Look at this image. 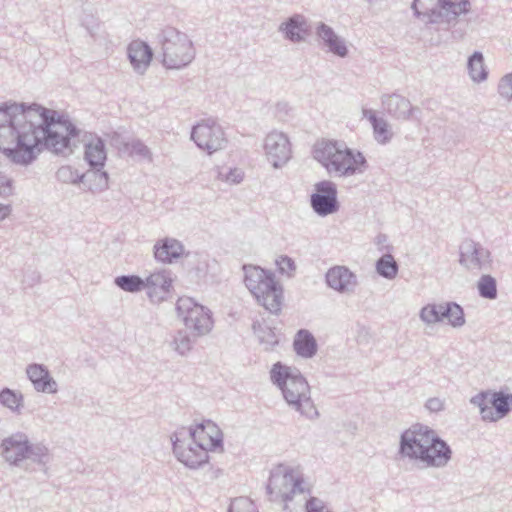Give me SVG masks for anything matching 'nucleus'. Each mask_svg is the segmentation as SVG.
<instances>
[{"instance_id": "27", "label": "nucleus", "mask_w": 512, "mask_h": 512, "mask_svg": "<svg viewBox=\"0 0 512 512\" xmlns=\"http://www.w3.org/2000/svg\"><path fill=\"white\" fill-rule=\"evenodd\" d=\"M293 347L296 353L303 358H311L317 352V343L314 336L305 329H301L297 332Z\"/></svg>"}, {"instance_id": "29", "label": "nucleus", "mask_w": 512, "mask_h": 512, "mask_svg": "<svg viewBox=\"0 0 512 512\" xmlns=\"http://www.w3.org/2000/svg\"><path fill=\"white\" fill-rule=\"evenodd\" d=\"M468 74L473 82L481 83L488 78V71L484 63L482 52H473L467 61Z\"/></svg>"}, {"instance_id": "36", "label": "nucleus", "mask_w": 512, "mask_h": 512, "mask_svg": "<svg viewBox=\"0 0 512 512\" xmlns=\"http://www.w3.org/2000/svg\"><path fill=\"white\" fill-rule=\"evenodd\" d=\"M419 317L428 325L443 321V303L425 305L420 310Z\"/></svg>"}, {"instance_id": "25", "label": "nucleus", "mask_w": 512, "mask_h": 512, "mask_svg": "<svg viewBox=\"0 0 512 512\" xmlns=\"http://www.w3.org/2000/svg\"><path fill=\"white\" fill-rule=\"evenodd\" d=\"M183 253V245L175 239L165 238L154 245V257L163 263H172Z\"/></svg>"}, {"instance_id": "7", "label": "nucleus", "mask_w": 512, "mask_h": 512, "mask_svg": "<svg viewBox=\"0 0 512 512\" xmlns=\"http://www.w3.org/2000/svg\"><path fill=\"white\" fill-rule=\"evenodd\" d=\"M244 283L257 303L272 314H279L283 304V287L275 274L260 266L244 265Z\"/></svg>"}, {"instance_id": "41", "label": "nucleus", "mask_w": 512, "mask_h": 512, "mask_svg": "<svg viewBox=\"0 0 512 512\" xmlns=\"http://www.w3.org/2000/svg\"><path fill=\"white\" fill-rule=\"evenodd\" d=\"M228 512H258L255 504L247 497H238L231 501Z\"/></svg>"}, {"instance_id": "44", "label": "nucleus", "mask_w": 512, "mask_h": 512, "mask_svg": "<svg viewBox=\"0 0 512 512\" xmlns=\"http://www.w3.org/2000/svg\"><path fill=\"white\" fill-rule=\"evenodd\" d=\"M109 143L112 147L118 150L120 154L125 155L128 151L130 141H128L122 134L118 132H112L107 135Z\"/></svg>"}, {"instance_id": "30", "label": "nucleus", "mask_w": 512, "mask_h": 512, "mask_svg": "<svg viewBox=\"0 0 512 512\" xmlns=\"http://www.w3.org/2000/svg\"><path fill=\"white\" fill-rule=\"evenodd\" d=\"M196 338L186 328L179 329L173 336L171 347L179 355L186 356L192 350Z\"/></svg>"}, {"instance_id": "11", "label": "nucleus", "mask_w": 512, "mask_h": 512, "mask_svg": "<svg viewBox=\"0 0 512 512\" xmlns=\"http://www.w3.org/2000/svg\"><path fill=\"white\" fill-rule=\"evenodd\" d=\"M512 393L483 390L470 398V403L479 409L481 419L495 423L508 416L511 411Z\"/></svg>"}, {"instance_id": "22", "label": "nucleus", "mask_w": 512, "mask_h": 512, "mask_svg": "<svg viewBox=\"0 0 512 512\" xmlns=\"http://www.w3.org/2000/svg\"><path fill=\"white\" fill-rule=\"evenodd\" d=\"M315 34L322 41L328 51L334 55L344 58L348 55V48L345 40L337 35L332 27L319 22L315 28Z\"/></svg>"}, {"instance_id": "9", "label": "nucleus", "mask_w": 512, "mask_h": 512, "mask_svg": "<svg viewBox=\"0 0 512 512\" xmlns=\"http://www.w3.org/2000/svg\"><path fill=\"white\" fill-rule=\"evenodd\" d=\"M0 447L3 458L15 466L24 460L39 464L48 461V449L42 444H31L24 433H15L3 439Z\"/></svg>"}, {"instance_id": "3", "label": "nucleus", "mask_w": 512, "mask_h": 512, "mask_svg": "<svg viewBox=\"0 0 512 512\" xmlns=\"http://www.w3.org/2000/svg\"><path fill=\"white\" fill-rule=\"evenodd\" d=\"M267 494L272 502L283 503L289 509V503L304 502L305 512H333L321 499L311 496L308 484L302 475L290 468L278 467L270 474Z\"/></svg>"}, {"instance_id": "12", "label": "nucleus", "mask_w": 512, "mask_h": 512, "mask_svg": "<svg viewBox=\"0 0 512 512\" xmlns=\"http://www.w3.org/2000/svg\"><path fill=\"white\" fill-rule=\"evenodd\" d=\"M173 453L186 467L196 469L208 461V450L192 436H184L181 429L171 436Z\"/></svg>"}, {"instance_id": "16", "label": "nucleus", "mask_w": 512, "mask_h": 512, "mask_svg": "<svg viewBox=\"0 0 512 512\" xmlns=\"http://www.w3.org/2000/svg\"><path fill=\"white\" fill-rule=\"evenodd\" d=\"M381 104L387 114L396 120L408 121L413 119L418 123L421 122V109L413 106L407 98L400 94L382 95Z\"/></svg>"}, {"instance_id": "49", "label": "nucleus", "mask_w": 512, "mask_h": 512, "mask_svg": "<svg viewBox=\"0 0 512 512\" xmlns=\"http://www.w3.org/2000/svg\"><path fill=\"white\" fill-rule=\"evenodd\" d=\"M9 213H10L9 206L0 203V221L5 219Z\"/></svg>"}, {"instance_id": "19", "label": "nucleus", "mask_w": 512, "mask_h": 512, "mask_svg": "<svg viewBox=\"0 0 512 512\" xmlns=\"http://www.w3.org/2000/svg\"><path fill=\"white\" fill-rule=\"evenodd\" d=\"M174 277L169 269L156 270L145 278L147 296L153 303H160L167 299L173 289Z\"/></svg>"}, {"instance_id": "8", "label": "nucleus", "mask_w": 512, "mask_h": 512, "mask_svg": "<svg viewBox=\"0 0 512 512\" xmlns=\"http://www.w3.org/2000/svg\"><path fill=\"white\" fill-rule=\"evenodd\" d=\"M162 63L167 69H182L195 58L196 50L189 36L173 26H165L157 34Z\"/></svg>"}, {"instance_id": "47", "label": "nucleus", "mask_w": 512, "mask_h": 512, "mask_svg": "<svg viewBox=\"0 0 512 512\" xmlns=\"http://www.w3.org/2000/svg\"><path fill=\"white\" fill-rule=\"evenodd\" d=\"M243 177H244L243 171L241 169L234 168V169H230V171L228 172V174L226 176V181L234 183V184H238L243 180Z\"/></svg>"}, {"instance_id": "52", "label": "nucleus", "mask_w": 512, "mask_h": 512, "mask_svg": "<svg viewBox=\"0 0 512 512\" xmlns=\"http://www.w3.org/2000/svg\"><path fill=\"white\" fill-rule=\"evenodd\" d=\"M366 1H367L368 3H370V4H374V3L378 2L379 0H366Z\"/></svg>"}, {"instance_id": "43", "label": "nucleus", "mask_w": 512, "mask_h": 512, "mask_svg": "<svg viewBox=\"0 0 512 512\" xmlns=\"http://www.w3.org/2000/svg\"><path fill=\"white\" fill-rule=\"evenodd\" d=\"M275 264L278 268V271L282 275H287L288 277H291L296 270V265L294 260L287 256V255H281L275 260Z\"/></svg>"}, {"instance_id": "32", "label": "nucleus", "mask_w": 512, "mask_h": 512, "mask_svg": "<svg viewBox=\"0 0 512 512\" xmlns=\"http://www.w3.org/2000/svg\"><path fill=\"white\" fill-rule=\"evenodd\" d=\"M447 319L448 324L454 328H460L465 324L463 308L456 302L443 303V320Z\"/></svg>"}, {"instance_id": "26", "label": "nucleus", "mask_w": 512, "mask_h": 512, "mask_svg": "<svg viewBox=\"0 0 512 512\" xmlns=\"http://www.w3.org/2000/svg\"><path fill=\"white\" fill-rule=\"evenodd\" d=\"M84 158L91 168H103L107 158L104 141L95 137L86 143Z\"/></svg>"}, {"instance_id": "46", "label": "nucleus", "mask_w": 512, "mask_h": 512, "mask_svg": "<svg viewBox=\"0 0 512 512\" xmlns=\"http://www.w3.org/2000/svg\"><path fill=\"white\" fill-rule=\"evenodd\" d=\"M444 403H445L444 400H442L438 397H433V398H429L426 401L425 407L430 412H440L444 409Z\"/></svg>"}, {"instance_id": "10", "label": "nucleus", "mask_w": 512, "mask_h": 512, "mask_svg": "<svg viewBox=\"0 0 512 512\" xmlns=\"http://www.w3.org/2000/svg\"><path fill=\"white\" fill-rule=\"evenodd\" d=\"M177 317L193 337H203L213 329L212 312L188 296L179 297L176 302Z\"/></svg>"}, {"instance_id": "14", "label": "nucleus", "mask_w": 512, "mask_h": 512, "mask_svg": "<svg viewBox=\"0 0 512 512\" xmlns=\"http://www.w3.org/2000/svg\"><path fill=\"white\" fill-rule=\"evenodd\" d=\"M459 263L470 272L489 270L492 266L491 252L479 242L465 239L459 246Z\"/></svg>"}, {"instance_id": "34", "label": "nucleus", "mask_w": 512, "mask_h": 512, "mask_svg": "<svg viewBox=\"0 0 512 512\" xmlns=\"http://www.w3.org/2000/svg\"><path fill=\"white\" fill-rule=\"evenodd\" d=\"M477 291L480 297L495 300L498 296L496 279L489 274L482 275L477 282Z\"/></svg>"}, {"instance_id": "1", "label": "nucleus", "mask_w": 512, "mask_h": 512, "mask_svg": "<svg viewBox=\"0 0 512 512\" xmlns=\"http://www.w3.org/2000/svg\"><path fill=\"white\" fill-rule=\"evenodd\" d=\"M79 133L67 118L37 103L0 105V151L14 164L30 165L43 149L70 154Z\"/></svg>"}, {"instance_id": "4", "label": "nucleus", "mask_w": 512, "mask_h": 512, "mask_svg": "<svg viewBox=\"0 0 512 512\" xmlns=\"http://www.w3.org/2000/svg\"><path fill=\"white\" fill-rule=\"evenodd\" d=\"M272 383L277 386L287 404L309 420L319 417V412L311 398L310 386L296 368L277 362L270 371Z\"/></svg>"}, {"instance_id": "13", "label": "nucleus", "mask_w": 512, "mask_h": 512, "mask_svg": "<svg viewBox=\"0 0 512 512\" xmlns=\"http://www.w3.org/2000/svg\"><path fill=\"white\" fill-rule=\"evenodd\" d=\"M191 139L202 150L212 154L225 147L223 129L214 120L207 119L193 126Z\"/></svg>"}, {"instance_id": "45", "label": "nucleus", "mask_w": 512, "mask_h": 512, "mask_svg": "<svg viewBox=\"0 0 512 512\" xmlns=\"http://www.w3.org/2000/svg\"><path fill=\"white\" fill-rule=\"evenodd\" d=\"M498 93L508 101L512 100V73L503 76L498 84Z\"/></svg>"}, {"instance_id": "31", "label": "nucleus", "mask_w": 512, "mask_h": 512, "mask_svg": "<svg viewBox=\"0 0 512 512\" xmlns=\"http://www.w3.org/2000/svg\"><path fill=\"white\" fill-rule=\"evenodd\" d=\"M376 272L383 278L392 280L394 279L399 271V265L394 257L388 253L382 255L375 264Z\"/></svg>"}, {"instance_id": "2", "label": "nucleus", "mask_w": 512, "mask_h": 512, "mask_svg": "<svg viewBox=\"0 0 512 512\" xmlns=\"http://www.w3.org/2000/svg\"><path fill=\"white\" fill-rule=\"evenodd\" d=\"M397 454L401 460L440 469L452 460L453 451L432 428L414 424L401 433Z\"/></svg>"}, {"instance_id": "21", "label": "nucleus", "mask_w": 512, "mask_h": 512, "mask_svg": "<svg viewBox=\"0 0 512 512\" xmlns=\"http://www.w3.org/2000/svg\"><path fill=\"white\" fill-rule=\"evenodd\" d=\"M26 374L37 392L54 394L58 391L57 382L51 377L45 365L38 363L29 364L26 367Z\"/></svg>"}, {"instance_id": "42", "label": "nucleus", "mask_w": 512, "mask_h": 512, "mask_svg": "<svg viewBox=\"0 0 512 512\" xmlns=\"http://www.w3.org/2000/svg\"><path fill=\"white\" fill-rule=\"evenodd\" d=\"M187 269L190 274H194L197 278H202L206 274L207 264L205 260L195 255L190 259H187Z\"/></svg>"}, {"instance_id": "50", "label": "nucleus", "mask_w": 512, "mask_h": 512, "mask_svg": "<svg viewBox=\"0 0 512 512\" xmlns=\"http://www.w3.org/2000/svg\"><path fill=\"white\" fill-rule=\"evenodd\" d=\"M376 240H377V244L380 245V244H383V243L386 242L387 237L384 234H380V235L377 236Z\"/></svg>"}, {"instance_id": "39", "label": "nucleus", "mask_w": 512, "mask_h": 512, "mask_svg": "<svg viewBox=\"0 0 512 512\" xmlns=\"http://www.w3.org/2000/svg\"><path fill=\"white\" fill-rule=\"evenodd\" d=\"M23 396L21 393L4 388L0 392V403L12 411H17L22 406Z\"/></svg>"}, {"instance_id": "38", "label": "nucleus", "mask_w": 512, "mask_h": 512, "mask_svg": "<svg viewBox=\"0 0 512 512\" xmlns=\"http://www.w3.org/2000/svg\"><path fill=\"white\" fill-rule=\"evenodd\" d=\"M84 173L79 174L77 170L71 166H61L56 172V179L64 184L83 183Z\"/></svg>"}, {"instance_id": "28", "label": "nucleus", "mask_w": 512, "mask_h": 512, "mask_svg": "<svg viewBox=\"0 0 512 512\" xmlns=\"http://www.w3.org/2000/svg\"><path fill=\"white\" fill-rule=\"evenodd\" d=\"M83 184L88 186V190L95 192H102L108 189L109 176L108 173L103 171L102 168H91V170L84 173Z\"/></svg>"}, {"instance_id": "48", "label": "nucleus", "mask_w": 512, "mask_h": 512, "mask_svg": "<svg viewBox=\"0 0 512 512\" xmlns=\"http://www.w3.org/2000/svg\"><path fill=\"white\" fill-rule=\"evenodd\" d=\"M363 117L368 119L371 125L376 122L380 117L376 115V113L371 109H363L362 111Z\"/></svg>"}, {"instance_id": "6", "label": "nucleus", "mask_w": 512, "mask_h": 512, "mask_svg": "<svg viewBox=\"0 0 512 512\" xmlns=\"http://www.w3.org/2000/svg\"><path fill=\"white\" fill-rule=\"evenodd\" d=\"M411 9L425 26L448 30L458 23L460 16L470 12L471 3L470 0H413Z\"/></svg>"}, {"instance_id": "23", "label": "nucleus", "mask_w": 512, "mask_h": 512, "mask_svg": "<svg viewBox=\"0 0 512 512\" xmlns=\"http://www.w3.org/2000/svg\"><path fill=\"white\" fill-rule=\"evenodd\" d=\"M127 53L133 69L137 73L143 74L149 67L153 57L151 47L144 41L135 40L129 44Z\"/></svg>"}, {"instance_id": "17", "label": "nucleus", "mask_w": 512, "mask_h": 512, "mask_svg": "<svg viewBox=\"0 0 512 512\" xmlns=\"http://www.w3.org/2000/svg\"><path fill=\"white\" fill-rule=\"evenodd\" d=\"M264 150L274 168L285 165L291 157V146L288 137L278 131L270 132L264 141Z\"/></svg>"}, {"instance_id": "40", "label": "nucleus", "mask_w": 512, "mask_h": 512, "mask_svg": "<svg viewBox=\"0 0 512 512\" xmlns=\"http://www.w3.org/2000/svg\"><path fill=\"white\" fill-rule=\"evenodd\" d=\"M125 155L138 157L139 159L152 161V153L150 149L141 140H132L129 143L128 151Z\"/></svg>"}, {"instance_id": "15", "label": "nucleus", "mask_w": 512, "mask_h": 512, "mask_svg": "<svg viewBox=\"0 0 512 512\" xmlns=\"http://www.w3.org/2000/svg\"><path fill=\"white\" fill-rule=\"evenodd\" d=\"M310 206L321 217L336 213L340 207L336 184L330 180L317 182L310 196Z\"/></svg>"}, {"instance_id": "20", "label": "nucleus", "mask_w": 512, "mask_h": 512, "mask_svg": "<svg viewBox=\"0 0 512 512\" xmlns=\"http://www.w3.org/2000/svg\"><path fill=\"white\" fill-rule=\"evenodd\" d=\"M325 281L329 288L340 294H353L358 286V278L348 267L336 265L328 269Z\"/></svg>"}, {"instance_id": "51", "label": "nucleus", "mask_w": 512, "mask_h": 512, "mask_svg": "<svg viewBox=\"0 0 512 512\" xmlns=\"http://www.w3.org/2000/svg\"><path fill=\"white\" fill-rule=\"evenodd\" d=\"M32 280H33V281H38V280H39V275H38V273H36V272H33V273H32Z\"/></svg>"}, {"instance_id": "18", "label": "nucleus", "mask_w": 512, "mask_h": 512, "mask_svg": "<svg viewBox=\"0 0 512 512\" xmlns=\"http://www.w3.org/2000/svg\"><path fill=\"white\" fill-rule=\"evenodd\" d=\"M181 434L197 439L208 451L223 448V433L211 420H205L188 429L181 428Z\"/></svg>"}, {"instance_id": "5", "label": "nucleus", "mask_w": 512, "mask_h": 512, "mask_svg": "<svg viewBox=\"0 0 512 512\" xmlns=\"http://www.w3.org/2000/svg\"><path fill=\"white\" fill-rule=\"evenodd\" d=\"M312 154L330 175L349 177L363 173L366 168L364 155L344 142L322 139L314 144Z\"/></svg>"}, {"instance_id": "35", "label": "nucleus", "mask_w": 512, "mask_h": 512, "mask_svg": "<svg viewBox=\"0 0 512 512\" xmlns=\"http://www.w3.org/2000/svg\"><path fill=\"white\" fill-rule=\"evenodd\" d=\"M253 331L259 342L265 345L266 350H269L278 344L277 335L271 327L255 322L253 323Z\"/></svg>"}, {"instance_id": "53", "label": "nucleus", "mask_w": 512, "mask_h": 512, "mask_svg": "<svg viewBox=\"0 0 512 512\" xmlns=\"http://www.w3.org/2000/svg\"><path fill=\"white\" fill-rule=\"evenodd\" d=\"M86 28L92 34V28L89 25H86Z\"/></svg>"}, {"instance_id": "24", "label": "nucleus", "mask_w": 512, "mask_h": 512, "mask_svg": "<svg viewBox=\"0 0 512 512\" xmlns=\"http://www.w3.org/2000/svg\"><path fill=\"white\" fill-rule=\"evenodd\" d=\"M278 31L283 33L285 39L293 43L305 41L306 36L310 33L307 20L301 14H294L286 21L282 22Z\"/></svg>"}, {"instance_id": "37", "label": "nucleus", "mask_w": 512, "mask_h": 512, "mask_svg": "<svg viewBox=\"0 0 512 512\" xmlns=\"http://www.w3.org/2000/svg\"><path fill=\"white\" fill-rule=\"evenodd\" d=\"M375 140L379 144H387L393 137L389 123L382 117L372 124Z\"/></svg>"}, {"instance_id": "33", "label": "nucleus", "mask_w": 512, "mask_h": 512, "mask_svg": "<svg viewBox=\"0 0 512 512\" xmlns=\"http://www.w3.org/2000/svg\"><path fill=\"white\" fill-rule=\"evenodd\" d=\"M114 284L129 293H137L145 289V279L134 274L117 276L114 279Z\"/></svg>"}]
</instances>
